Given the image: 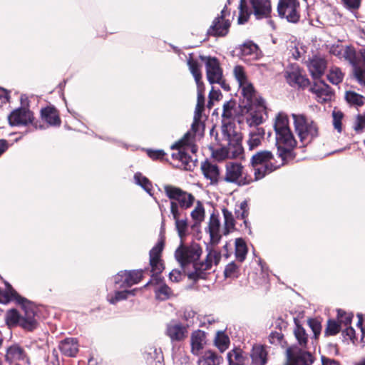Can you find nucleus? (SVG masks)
I'll use <instances>...</instances> for the list:
<instances>
[{
    "instance_id": "f257e3e1",
    "label": "nucleus",
    "mask_w": 365,
    "mask_h": 365,
    "mask_svg": "<svg viewBox=\"0 0 365 365\" xmlns=\"http://www.w3.org/2000/svg\"><path fill=\"white\" fill-rule=\"evenodd\" d=\"M207 255L204 261L197 262L202 250L197 243L189 245L181 242L175 252V258L185 272H187L190 279L196 281L199 279H205L207 271L213 264L217 265L221 259L220 252L207 247Z\"/></svg>"
},
{
    "instance_id": "f03ea898",
    "label": "nucleus",
    "mask_w": 365,
    "mask_h": 365,
    "mask_svg": "<svg viewBox=\"0 0 365 365\" xmlns=\"http://www.w3.org/2000/svg\"><path fill=\"white\" fill-rule=\"evenodd\" d=\"M16 300L21 304L22 312L19 313L16 309H10L6 315V322L9 327L19 325L24 329L31 331L37 327L34 307L26 299L19 296L13 287L6 284L4 290L0 289V302L7 303L11 300Z\"/></svg>"
},
{
    "instance_id": "7ed1b4c3",
    "label": "nucleus",
    "mask_w": 365,
    "mask_h": 365,
    "mask_svg": "<svg viewBox=\"0 0 365 365\" xmlns=\"http://www.w3.org/2000/svg\"><path fill=\"white\" fill-rule=\"evenodd\" d=\"M242 138L241 134L230 125L225 126L221 132L220 148L212 151V156L218 161L240 157L243 153Z\"/></svg>"
},
{
    "instance_id": "20e7f679",
    "label": "nucleus",
    "mask_w": 365,
    "mask_h": 365,
    "mask_svg": "<svg viewBox=\"0 0 365 365\" xmlns=\"http://www.w3.org/2000/svg\"><path fill=\"white\" fill-rule=\"evenodd\" d=\"M274 128L276 135V146L282 164L291 151L297 145V140L289 126V119L286 114L279 113L275 118Z\"/></svg>"
},
{
    "instance_id": "39448f33",
    "label": "nucleus",
    "mask_w": 365,
    "mask_h": 365,
    "mask_svg": "<svg viewBox=\"0 0 365 365\" xmlns=\"http://www.w3.org/2000/svg\"><path fill=\"white\" fill-rule=\"evenodd\" d=\"M164 190L167 197L170 200V212L176 210L179 212L186 213L185 210L190 208L195 202V197L180 187L173 185H165Z\"/></svg>"
},
{
    "instance_id": "423d86ee",
    "label": "nucleus",
    "mask_w": 365,
    "mask_h": 365,
    "mask_svg": "<svg viewBox=\"0 0 365 365\" xmlns=\"http://www.w3.org/2000/svg\"><path fill=\"white\" fill-rule=\"evenodd\" d=\"M295 132L300 141L307 144L318 135V127L310 118L303 114L292 113Z\"/></svg>"
},
{
    "instance_id": "0eeeda50",
    "label": "nucleus",
    "mask_w": 365,
    "mask_h": 365,
    "mask_svg": "<svg viewBox=\"0 0 365 365\" xmlns=\"http://www.w3.org/2000/svg\"><path fill=\"white\" fill-rule=\"evenodd\" d=\"M273 155L270 151L262 150L257 152L251 158V164L255 170V180H260L266 175L275 170L279 165L272 163Z\"/></svg>"
},
{
    "instance_id": "6e6552de",
    "label": "nucleus",
    "mask_w": 365,
    "mask_h": 365,
    "mask_svg": "<svg viewBox=\"0 0 365 365\" xmlns=\"http://www.w3.org/2000/svg\"><path fill=\"white\" fill-rule=\"evenodd\" d=\"M224 180L229 183L237 186H243L250 183L252 178L247 173L245 167L238 162L229 161L225 165Z\"/></svg>"
},
{
    "instance_id": "1a4fd4ad",
    "label": "nucleus",
    "mask_w": 365,
    "mask_h": 365,
    "mask_svg": "<svg viewBox=\"0 0 365 365\" xmlns=\"http://www.w3.org/2000/svg\"><path fill=\"white\" fill-rule=\"evenodd\" d=\"M193 133L188 131L180 140L173 144L171 148L178 150V152L173 154V158L179 160L182 164L188 165L190 162V157L186 151L190 150L192 153H195L197 150L193 145Z\"/></svg>"
},
{
    "instance_id": "9d476101",
    "label": "nucleus",
    "mask_w": 365,
    "mask_h": 365,
    "mask_svg": "<svg viewBox=\"0 0 365 365\" xmlns=\"http://www.w3.org/2000/svg\"><path fill=\"white\" fill-rule=\"evenodd\" d=\"M299 3L297 0H279L277 5L278 15L281 18L286 19L291 23H297L299 21Z\"/></svg>"
},
{
    "instance_id": "9b49d317",
    "label": "nucleus",
    "mask_w": 365,
    "mask_h": 365,
    "mask_svg": "<svg viewBox=\"0 0 365 365\" xmlns=\"http://www.w3.org/2000/svg\"><path fill=\"white\" fill-rule=\"evenodd\" d=\"M287 365H312L314 357L309 352L297 346L289 347L287 351Z\"/></svg>"
},
{
    "instance_id": "f8f14e48",
    "label": "nucleus",
    "mask_w": 365,
    "mask_h": 365,
    "mask_svg": "<svg viewBox=\"0 0 365 365\" xmlns=\"http://www.w3.org/2000/svg\"><path fill=\"white\" fill-rule=\"evenodd\" d=\"M226 7L222 11L220 16L214 19L212 25L208 29L207 34L212 36H225L230 27V21L225 19Z\"/></svg>"
},
{
    "instance_id": "ddd939ff",
    "label": "nucleus",
    "mask_w": 365,
    "mask_h": 365,
    "mask_svg": "<svg viewBox=\"0 0 365 365\" xmlns=\"http://www.w3.org/2000/svg\"><path fill=\"white\" fill-rule=\"evenodd\" d=\"M143 277L142 270L120 271L114 277V282L118 288H127L138 284Z\"/></svg>"
},
{
    "instance_id": "4468645a",
    "label": "nucleus",
    "mask_w": 365,
    "mask_h": 365,
    "mask_svg": "<svg viewBox=\"0 0 365 365\" xmlns=\"http://www.w3.org/2000/svg\"><path fill=\"white\" fill-rule=\"evenodd\" d=\"M206 231L210 235V244L217 245L222 235H225L224 227L221 226L220 218L218 215L212 214L210 217Z\"/></svg>"
},
{
    "instance_id": "2eb2a0df",
    "label": "nucleus",
    "mask_w": 365,
    "mask_h": 365,
    "mask_svg": "<svg viewBox=\"0 0 365 365\" xmlns=\"http://www.w3.org/2000/svg\"><path fill=\"white\" fill-rule=\"evenodd\" d=\"M250 107V111L248 113L246 121L250 127L258 128L257 126L263 123L264 113L266 106L263 99Z\"/></svg>"
},
{
    "instance_id": "dca6fc26",
    "label": "nucleus",
    "mask_w": 365,
    "mask_h": 365,
    "mask_svg": "<svg viewBox=\"0 0 365 365\" xmlns=\"http://www.w3.org/2000/svg\"><path fill=\"white\" fill-rule=\"evenodd\" d=\"M34 120L33 113L25 108L13 110L8 116L9 123L11 126L26 125Z\"/></svg>"
},
{
    "instance_id": "f3484780",
    "label": "nucleus",
    "mask_w": 365,
    "mask_h": 365,
    "mask_svg": "<svg viewBox=\"0 0 365 365\" xmlns=\"http://www.w3.org/2000/svg\"><path fill=\"white\" fill-rule=\"evenodd\" d=\"M166 335L172 342L181 341L187 336V329L180 322L172 321L166 326Z\"/></svg>"
},
{
    "instance_id": "a211bd4d",
    "label": "nucleus",
    "mask_w": 365,
    "mask_h": 365,
    "mask_svg": "<svg viewBox=\"0 0 365 365\" xmlns=\"http://www.w3.org/2000/svg\"><path fill=\"white\" fill-rule=\"evenodd\" d=\"M207 78L210 83H219L222 77V71L216 58H205Z\"/></svg>"
},
{
    "instance_id": "6ab92c4d",
    "label": "nucleus",
    "mask_w": 365,
    "mask_h": 365,
    "mask_svg": "<svg viewBox=\"0 0 365 365\" xmlns=\"http://www.w3.org/2000/svg\"><path fill=\"white\" fill-rule=\"evenodd\" d=\"M164 248V241L161 238L150 251V264L153 274L160 273L163 269L161 253Z\"/></svg>"
},
{
    "instance_id": "aec40b11",
    "label": "nucleus",
    "mask_w": 365,
    "mask_h": 365,
    "mask_svg": "<svg viewBox=\"0 0 365 365\" xmlns=\"http://www.w3.org/2000/svg\"><path fill=\"white\" fill-rule=\"evenodd\" d=\"M307 66L312 77L317 80L324 75L327 63L324 58L314 56L307 62Z\"/></svg>"
},
{
    "instance_id": "412c9836",
    "label": "nucleus",
    "mask_w": 365,
    "mask_h": 365,
    "mask_svg": "<svg viewBox=\"0 0 365 365\" xmlns=\"http://www.w3.org/2000/svg\"><path fill=\"white\" fill-rule=\"evenodd\" d=\"M169 217H172V218L175 221V230L178 232L179 237L182 242L183 239L189 233V225L187 218L186 213L179 212L178 210H175L174 212H170Z\"/></svg>"
},
{
    "instance_id": "4be33fe9",
    "label": "nucleus",
    "mask_w": 365,
    "mask_h": 365,
    "mask_svg": "<svg viewBox=\"0 0 365 365\" xmlns=\"http://www.w3.org/2000/svg\"><path fill=\"white\" fill-rule=\"evenodd\" d=\"M252 6V12L257 19L268 18L272 12L269 0H248Z\"/></svg>"
},
{
    "instance_id": "5701e85b",
    "label": "nucleus",
    "mask_w": 365,
    "mask_h": 365,
    "mask_svg": "<svg viewBox=\"0 0 365 365\" xmlns=\"http://www.w3.org/2000/svg\"><path fill=\"white\" fill-rule=\"evenodd\" d=\"M310 91L316 95L317 101L319 103H325L331 100L334 93L329 85L324 81L314 83L310 88Z\"/></svg>"
},
{
    "instance_id": "b1692460",
    "label": "nucleus",
    "mask_w": 365,
    "mask_h": 365,
    "mask_svg": "<svg viewBox=\"0 0 365 365\" xmlns=\"http://www.w3.org/2000/svg\"><path fill=\"white\" fill-rule=\"evenodd\" d=\"M5 360L9 364L17 363L19 361L29 362L26 353L24 349L18 344H14L7 348Z\"/></svg>"
},
{
    "instance_id": "393cba45",
    "label": "nucleus",
    "mask_w": 365,
    "mask_h": 365,
    "mask_svg": "<svg viewBox=\"0 0 365 365\" xmlns=\"http://www.w3.org/2000/svg\"><path fill=\"white\" fill-rule=\"evenodd\" d=\"M206 333L202 330L193 331L190 336L192 353L198 355L206 344Z\"/></svg>"
},
{
    "instance_id": "a878e982",
    "label": "nucleus",
    "mask_w": 365,
    "mask_h": 365,
    "mask_svg": "<svg viewBox=\"0 0 365 365\" xmlns=\"http://www.w3.org/2000/svg\"><path fill=\"white\" fill-rule=\"evenodd\" d=\"M235 113V102L233 101H227L223 105V111L222 114V131L226 125H230L235 129L233 123L231 122Z\"/></svg>"
},
{
    "instance_id": "bb28decb",
    "label": "nucleus",
    "mask_w": 365,
    "mask_h": 365,
    "mask_svg": "<svg viewBox=\"0 0 365 365\" xmlns=\"http://www.w3.org/2000/svg\"><path fill=\"white\" fill-rule=\"evenodd\" d=\"M61 352L65 356L73 357L78 351V344L76 339L67 338L59 344Z\"/></svg>"
},
{
    "instance_id": "cd10ccee",
    "label": "nucleus",
    "mask_w": 365,
    "mask_h": 365,
    "mask_svg": "<svg viewBox=\"0 0 365 365\" xmlns=\"http://www.w3.org/2000/svg\"><path fill=\"white\" fill-rule=\"evenodd\" d=\"M239 87L241 89L242 96L247 99V104L250 106H252L260 101L261 98H257L255 88L250 81L242 84L239 86Z\"/></svg>"
},
{
    "instance_id": "c85d7f7f",
    "label": "nucleus",
    "mask_w": 365,
    "mask_h": 365,
    "mask_svg": "<svg viewBox=\"0 0 365 365\" xmlns=\"http://www.w3.org/2000/svg\"><path fill=\"white\" fill-rule=\"evenodd\" d=\"M267 352L262 345L253 346L251 358L254 365H264L267 363Z\"/></svg>"
},
{
    "instance_id": "c756f323",
    "label": "nucleus",
    "mask_w": 365,
    "mask_h": 365,
    "mask_svg": "<svg viewBox=\"0 0 365 365\" xmlns=\"http://www.w3.org/2000/svg\"><path fill=\"white\" fill-rule=\"evenodd\" d=\"M250 138L247 145L250 150H252L260 145L264 135V130L262 128H255L250 132Z\"/></svg>"
},
{
    "instance_id": "7c9ffc66",
    "label": "nucleus",
    "mask_w": 365,
    "mask_h": 365,
    "mask_svg": "<svg viewBox=\"0 0 365 365\" xmlns=\"http://www.w3.org/2000/svg\"><path fill=\"white\" fill-rule=\"evenodd\" d=\"M204 110V106L202 105H197L196 104L195 109V113H194V118H193V122L191 125V130L190 132L195 134L199 133L201 134L204 130V124L201 120L202 118V112Z\"/></svg>"
},
{
    "instance_id": "2f4dec72",
    "label": "nucleus",
    "mask_w": 365,
    "mask_h": 365,
    "mask_svg": "<svg viewBox=\"0 0 365 365\" xmlns=\"http://www.w3.org/2000/svg\"><path fill=\"white\" fill-rule=\"evenodd\" d=\"M202 171L207 179L210 180L211 182L217 181L220 172L218 167L210 162L205 161L201 165Z\"/></svg>"
},
{
    "instance_id": "473e14b6",
    "label": "nucleus",
    "mask_w": 365,
    "mask_h": 365,
    "mask_svg": "<svg viewBox=\"0 0 365 365\" xmlns=\"http://www.w3.org/2000/svg\"><path fill=\"white\" fill-rule=\"evenodd\" d=\"M149 365H163V354L160 350L155 347H149L144 356Z\"/></svg>"
},
{
    "instance_id": "72a5a7b5",
    "label": "nucleus",
    "mask_w": 365,
    "mask_h": 365,
    "mask_svg": "<svg viewBox=\"0 0 365 365\" xmlns=\"http://www.w3.org/2000/svg\"><path fill=\"white\" fill-rule=\"evenodd\" d=\"M41 117L51 125H60L61 120L58 111L53 107H46L41 110Z\"/></svg>"
},
{
    "instance_id": "f704fd0d",
    "label": "nucleus",
    "mask_w": 365,
    "mask_h": 365,
    "mask_svg": "<svg viewBox=\"0 0 365 365\" xmlns=\"http://www.w3.org/2000/svg\"><path fill=\"white\" fill-rule=\"evenodd\" d=\"M257 46L252 43H245L240 47L241 58L245 61L256 59Z\"/></svg>"
},
{
    "instance_id": "c9c22d12",
    "label": "nucleus",
    "mask_w": 365,
    "mask_h": 365,
    "mask_svg": "<svg viewBox=\"0 0 365 365\" xmlns=\"http://www.w3.org/2000/svg\"><path fill=\"white\" fill-rule=\"evenodd\" d=\"M287 79L288 83L292 86L305 87L309 83V80L297 71H287Z\"/></svg>"
},
{
    "instance_id": "e433bc0d",
    "label": "nucleus",
    "mask_w": 365,
    "mask_h": 365,
    "mask_svg": "<svg viewBox=\"0 0 365 365\" xmlns=\"http://www.w3.org/2000/svg\"><path fill=\"white\" fill-rule=\"evenodd\" d=\"M344 98L350 106L359 107L365 103V96L353 91H346Z\"/></svg>"
},
{
    "instance_id": "4c0bfd02",
    "label": "nucleus",
    "mask_w": 365,
    "mask_h": 365,
    "mask_svg": "<svg viewBox=\"0 0 365 365\" xmlns=\"http://www.w3.org/2000/svg\"><path fill=\"white\" fill-rule=\"evenodd\" d=\"M227 359L230 365H244L247 357L240 349H235L227 354Z\"/></svg>"
},
{
    "instance_id": "58836bf2",
    "label": "nucleus",
    "mask_w": 365,
    "mask_h": 365,
    "mask_svg": "<svg viewBox=\"0 0 365 365\" xmlns=\"http://www.w3.org/2000/svg\"><path fill=\"white\" fill-rule=\"evenodd\" d=\"M220 363L221 357L212 351H205L198 360V365H219Z\"/></svg>"
},
{
    "instance_id": "ea45409f",
    "label": "nucleus",
    "mask_w": 365,
    "mask_h": 365,
    "mask_svg": "<svg viewBox=\"0 0 365 365\" xmlns=\"http://www.w3.org/2000/svg\"><path fill=\"white\" fill-rule=\"evenodd\" d=\"M341 59H344L349 62V63L351 65L353 68L358 65L356 53L355 49L352 46H344Z\"/></svg>"
},
{
    "instance_id": "a19ab883",
    "label": "nucleus",
    "mask_w": 365,
    "mask_h": 365,
    "mask_svg": "<svg viewBox=\"0 0 365 365\" xmlns=\"http://www.w3.org/2000/svg\"><path fill=\"white\" fill-rule=\"evenodd\" d=\"M136 291V289L132 290L116 291L113 295L108 296V300L110 304H115L119 301L126 299L129 295H135Z\"/></svg>"
},
{
    "instance_id": "79ce46f5",
    "label": "nucleus",
    "mask_w": 365,
    "mask_h": 365,
    "mask_svg": "<svg viewBox=\"0 0 365 365\" xmlns=\"http://www.w3.org/2000/svg\"><path fill=\"white\" fill-rule=\"evenodd\" d=\"M222 214L224 217V232L225 235H228L235 227V220L232 213L226 208H223Z\"/></svg>"
},
{
    "instance_id": "37998d69",
    "label": "nucleus",
    "mask_w": 365,
    "mask_h": 365,
    "mask_svg": "<svg viewBox=\"0 0 365 365\" xmlns=\"http://www.w3.org/2000/svg\"><path fill=\"white\" fill-rule=\"evenodd\" d=\"M215 346L218 348V349L221 352H223L229 346L230 339L224 332L218 331L215 339Z\"/></svg>"
},
{
    "instance_id": "c03bdc74",
    "label": "nucleus",
    "mask_w": 365,
    "mask_h": 365,
    "mask_svg": "<svg viewBox=\"0 0 365 365\" xmlns=\"http://www.w3.org/2000/svg\"><path fill=\"white\" fill-rule=\"evenodd\" d=\"M247 253V248L246 246V244L245 241L241 239L238 238L235 240V255L237 259L242 262L246 257Z\"/></svg>"
},
{
    "instance_id": "a18cd8bd",
    "label": "nucleus",
    "mask_w": 365,
    "mask_h": 365,
    "mask_svg": "<svg viewBox=\"0 0 365 365\" xmlns=\"http://www.w3.org/2000/svg\"><path fill=\"white\" fill-rule=\"evenodd\" d=\"M192 220L195 225L200 224L205 218V209L202 204L197 201L195 207L190 213Z\"/></svg>"
},
{
    "instance_id": "49530a36",
    "label": "nucleus",
    "mask_w": 365,
    "mask_h": 365,
    "mask_svg": "<svg viewBox=\"0 0 365 365\" xmlns=\"http://www.w3.org/2000/svg\"><path fill=\"white\" fill-rule=\"evenodd\" d=\"M187 65L189 66V69H190L191 73L192 74V76L195 78L196 84L200 85V84L203 83L201 81L202 74H201V71L200 69L199 63L193 59H189L187 61Z\"/></svg>"
},
{
    "instance_id": "de8ad7c7",
    "label": "nucleus",
    "mask_w": 365,
    "mask_h": 365,
    "mask_svg": "<svg viewBox=\"0 0 365 365\" xmlns=\"http://www.w3.org/2000/svg\"><path fill=\"white\" fill-rule=\"evenodd\" d=\"M327 78L331 83L337 85L343 81L344 73L339 68L335 66L331 67L327 75Z\"/></svg>"
},
{
    "instance_id": "09e8293b",
    "label": "nucleus",
    "mask_w": 365,
    "mask_h": 365,
    "mask_svg": "<svg viewBox=\"0 0 365 365\" xmlns=\"http://www.w3.org/2000/svg\"><path fill=\"white\" fill-rule=\"evenodd\" d=\"M294 334L298 343L301 346H304L307 345L308 335L302 327L297 324L294 330Z\"/></svg>"
},
{
    "instance_id": "8fccbe9b",
    "label": "nucleus",
    "mask_w": 365,
    "mask_h": 365,
    "mask_svg": "<svg viewBox=\"0 0 365 365\" xmlns=\"http://www.w3.org/2000/svg\"><path fill=\"white\" fill-rule=\"evenodd\" d=\"M233 74L239 86L250 81L245 73V68L242 66L237 65L235 66L233 69Z\"/></svg>"
},
{
    "instance_id": "3c124183",
    "label": "nucleus",
    "mask_w": 365,
    "mask_h": 365,
    "mask_svg": "<svg viewBox=\"0 0 365 365\" xmlns=\"http://www.w3.org/2000/svg\"><path fill=\"white\" fill-rule=\"evenodd\" d=\"M134 180L137 185L142 187L147 192L150 194L152 185L147 178L143 176L141 173H137L134 175Z\"/></svg>"
},
{
    "instance_id": "603ef678",
    "label": "nucleus",
    "mask_w": 365,
    "mask_h": 365,
    "mask_svg": "<svg viewBox=\"0 0 365 365\" xmlns=\"http://www.w3.org/2000/svg\"><path fill=\"white\" fill-rule=\"evenodd\" d=\"M172 294V291L170 288L166 284L160 285L155 290V297L158 299L160 300H166L168 299Z\"/></svg>"
},
{
    "instance_id": "864d4df0",
    "label": "nucleus",
    "mask_w": 365,
    "mask_h": 365,
    "mask_svg": "<svg viewBox=\"0 0 365 365\" xmlns=\"http://www.w3.org/2000/svg\"><path fill=\"white\" fill-rule=\"evenodd\" d=\"M337 319L340 326L344 325V327L350 326L353 318L351 313H346L344 311L339 309L337 312Z\"/></svg>"
},
{
    "instance_id": "5fc2aeb1",
    "label": "nucleus",
    "mask_w": 365,
    "mask_h": 365,
    "mask_svg": "<svg viewBox=\"0 0 365 365\" xmlns=\"http://www.w3.org/2000/svg\"><path fill=\"white\" fill-rule=\"evenodd\" d=\"M340 324L334 320H329L325 330L327 335L334 336L340 331Z\"/></svg>"
},
{
    "instance_id": "6e6d98bb",
    "label": "nucleus",
    "mask_w": 365,
    "mask_h": 365,
    "mask_svg": "<svg viewBox=\"0 0 365 365\" xmlns=\"http://www.w3.org/2000/svg\"><path fill=\"white\" fill-rule=\"evenodd\" d=\"M353 74L356 81L363 86H365V70L356 66L353 68Z\"/></svg>"
},
{
    "instance_id": "4d7b16f0",
    "label": "nucleus",
    "mask_w": 365,
    "mask_h": 365,
    "mask_svg": "<svg viewBox=\"0 0 365 365\" xmlns=\"http://www.w3.org/2000/svg\"><path fill=\"white\" fill-rule=\"evenodd\" d=\"M332 117H333V125L334 128L340 133L342 130V118L344 117V115L342 112L341 111H336L334 110L332 113Z\"/></svg>"
},
{
    "instance_id": "13d9d810",
    "label": "nucleus",
    "mask_w": 365,
    "mask_h": 365,
    "mask_svg": "<svg viewBox=\"0 0 365 365\" xmlns=\"http://www.w3.org/2000/svg\"><path fill=\"white\" fill-rule=\"evenodd\" d=\"M251 13L252 11L248 12L247 9L244 5V0H241V3L240 5V15L238 17V23L240 24H242L247 22Z\"/></svg>"
},
{
    "instance_id": "bf43d9fd",
    "label": "nucleus",
    "mask_w": 365,
    "mask_h": 365,
    "mask_svg": "<svg viewBox=\"0 0 365 365\" xmlns=\"http://www.w3.org/2000/svg\"><path fill=\"white\" fill-rule=\"evenodd\" d=\"M235 214L237 218L245 219L248 215V204L246 201L240 203L238 210H236Z\"/></svg>"
},
{
    "instance_id": "052dcab7",
    "label": "nucleus",
    "mask_w": 365,
    "mask_h": 365,
    "mask_svg": "<svg viewBox=\"0 0 365 365\" xmlns=\"http://www.w3.org/2000/svg\"><path fill=\"white\" fill-rule=\"evenodd\" d=\"M238 267L234 263H229L225 269V275L226 277H237Z\"/></svg>"
},
{
    "instance_id": "680f3d73",
    "label": "nucleus",
    "mask_w": 365,
    "mask_h": 365,
    "mask_svg": "<svg viewBox=\"0 0 365 365\" xmlns=\"http://www.w3.org/2000/svg\"><path fill=\"white\" fill-rule=\"evenodd\" d=\"M353 128L356 132L362 131L365 128V116L358 115L354 120Z\"/></svg>"
},
{
    "instance_id": "e2e57ef3",
    "label": "nucleus",
    "mask_w": 365,
    "mask_h": 365,
    "mask_svg": "<svg viewBox=\"0 0 365 365\" xmlns=\"http://www.w3.org/2000/svg\"><path fill=\"white\" fill-rule=\"evenodd\" d=\"M197 104L205 106V96H204V85L203 83L197 85Z\"/></svg>"
},
{
    "instance_id": "0e129e2a",
    "label": "nucleus",
    "mask_w": 365,
    "mask_h": 365,
    "mask_svg": "<svg viewBox=\"0 0 365 365\" xmlns=\"http://www.w3.org/2000/svg\"><path fill=\"white\" fill-rule=\"evenodd\" d=\"M282 334L279 332H272L269 336V341L272 344H279L282 340Z\"/></svg>"
},
{
    "instance_id": "69168bd1",
    "label": "nucleus",
    "mask_w": 365,
    "mask_h": 365,
    "mask_svg": "<svg viewBox=\"0 0 365 365\" xmlns=\"http://www.w3.org/2000/svg\"><path fill=\"white\" fill-rule=\"evenodd\" d=\"M344 49V46L342 45L332 46L330 48V53L339 59H341Z\"/></svg>"
},
{
    "instance_id": "338daca9",
    "label": "nucleus",
    "mask_w": 365,
    "mask_h": 365,
    "mask_svg": "<svg viewBox=\"0 0 365 365\" xmlns=\"http://www.w3.org/2000/svg\"><path fill=\"white\" fill-rule=\"evenodd\" d=\"M361 0H342L344 6L349 9H357L359 8Z\"/></svg>"
},
{
    "instance_id": "774afa93",
    "label": "nucleus",
    "mask_w": 365,
    "mask_h": 365,
    "mask_svg": "<svg viewBox=\"0 0 365 365\" xmlns=\"http://www.w3.org/2000/svg\"><path fill=\"white\" fill-rule=\"evenodd\" d=\"M148 155L150 158L155 160V159L163 158L165 155V153L162 150H148Z\"/></svg>"
}]
</instances>
